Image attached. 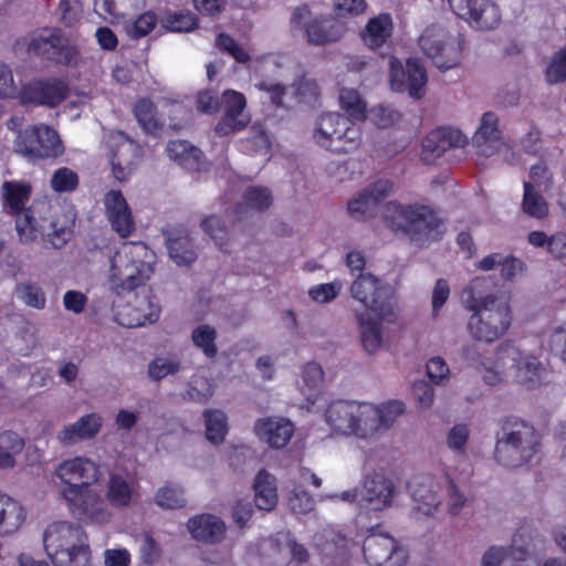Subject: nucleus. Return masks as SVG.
Instances as JSON below:
<instances>
[{
  "instance_id": "f03ea898",
  "label": "nucleus",
  "mask_w": 566,
  "mask_h": 566,
  "mask_svg": "<svg viewBox=\"0 0 566 566\" xmlns=\"http://www.w3.org/2000/svg\"><path fill=\"white\" fill-rule=\"evenodd\" d=\"M461 355L489 386L501 385L510 378L526 389H535L544 382L545 366L527 340H503L490 356H481L475 344H465Z\"/></svg>"
},
{
  "instance_id": "de8ad7c7",
  "label": "nucleus",
  "mask_w": 566,
  "mask_h": 566,
  "mask_svg": "<svg viewBox=\"0 0 566 566\" xmlns=\"http://www.w3.org/2000/svg\"><path fill=\"white\" fill-rule=\"evenodd\" d=\"M63 48L62 39L55 31H44L32 39L30 50L35 53L46 56L48 59L61 61L59 56Z\"/></svg>"
},
{
  "instance_id": "f704fd0d",
  "label": "nucleus",
  "mask_w": 566,
  "mask_h": 566,
  "mask_svg": "<svg viewBox=\"0 0 566 566\" xmlns=\"http://www.w3.org/2000/svg\"><path fill=\"white\" fill-rule=\"evenodd\" d=\"M392 32L394 21L391 15L389 13H379L367 21L360 35L367 48L377 50L389 41Z\"/></svg>"
},
{
  "instance_id": "603ef678",
  "label": "nucleus",
  "mask_w": 566,
  "mask_h": 566,
  "mask_svg": "<svg viewBox=\"0 0 566 566\" xmlns=\"http://www.w3.org/2000/svg\"><path fill=\"white\" fill-rule=\"evenodd\" d=\"M155 503L165 510H176L186 505L184 489L175 483H167L155 494Z\"/></svg>"
},
{
  "instance_id": "aec40b11",
  "label": "nucleus",
  "mask_w": 566,
  "mask_h": 566,
  "mask_svg": "<svg viewBox=\"0 0 566 566\" xmlns=\"http://www.w3.org/2000/svg\"><path fill=\"white\" fill-rule=\"evenodd\" d=\"M451 10L471 27L479 30L495 29L501 22V12L492 0H447Z\"/></svg>"
},
{
  "instance_id": "c756f323",
  "label": "nucleus",
  "mask_w": 566,
  "mask_h": 566,
  "mask_svg": "<svg viewBox=\"0 0 566 566\" xmlns=\"http://www.w3.org/2000/svg\"><path fill=\"white\" fill-rule=\"evenodd\" d=\"M106 217L112 228L123 238L128 237L135 229L132 210L119 190L111 189L103 198Z\"/></svg>"
},
{
  "instance_id": "39448f33",
  "label": "nucleus",
  "mask_w": 566,
  "mask_h": 566,
  "mask_svg": "<svg viewBox=\"0 0 566 566\" xmlns=\"http://www.w3.org/2000/svg\"><path fill=\"white\" fill-rule=\"evenodd\" d=\"M43 548L53 566H91L86 532L70 521L50 523L42 534Z\"/></svg>"
},
{
  "instance_id": "a878e982",
  "label": "nucleus",
  "mask_w": 566,
  "mask_h": 566,
  "mask_svg": "<svg viewBox=\"0 0 566 566\" xmlns=\"http://www.w3.org/2000/svg\"><path fill=\"white\" fill-rule=\"evenodd\" d=\"M66 96V86L60 80L32 81L19 93L21 104L55 106Z\"/></svg>"
},
{
  "instance_id": "2eb2a0df",
  "label": "nucleus",
  "mask_w": 566,
  "mask_h": 566,
  "mask_svg": "<svg viewBox=\"0 0 566 566\" xmlns=\"http://www.w3.org/2000/svg\"><path fill=\"white\" fill-rule=\"evenodd\" d=\"M160 307L155 297L126 292L113 302L114 319L124 327H139L158 319Z\"/></svg>"
},
{
  "instance_id": "72a5a7b5",
  "label": "nucleus",
  "mask_w": 566,
  "mask_h": 566,
  "mask_svg": "<svg viewBox=\"0 0 566 566\" xmlns=\"http://www.w3.org/2000/svg\"><path fill=\"white\" fill-rule=\"evenodd\" d=\"M358 324L360 342L364 349L368 354L378 353L384 345V329L381 321L378 316L374 317L371 314L359 311L355 313Z\"/></svg>"
},
{
  "instance_id": "bf43d9fd",
  "label": "nucleus",
  "mask_w": 566,
  "mask_h": 566,
  "mask_svg": "<svg viewBox=\"0 0 566 566\" xmlns=\"http://www.w3.org/2000/svg\"><path fill=\"white\" fill-rule=\"evenodd\" d=\"M158 19L153 11L138 15L135 20L125 25L126 34L132 39H139L148 35L156 27Z\"/></svg>"
},
{
  "instance_id": "3c124183",
  "label": "nucleus",
  "mask_w": 566,
  "mask_h": 566,
  "mask_svg": "<svg viewBox=\"0 0 566 566\" xmlns=\"http://www.w3.org/2000/svg\"><path fill=\"white\" fill-rule=\"evenodd\" d=\"M161 25L169 32H190L198 27V18L190 11H170L160 20Z\"/></svg>"
},
{
  "instance_id": "774afa93",
  "label": "nucleus",
  "mask_w": 566,
  "mask_h": 566,
  "mask_svg": "<svg viewBox=\"0 0 566 566\" xmlns=\"http://www.w3.org/2000/svg\"><path fill=\"white\" fill-rule=\"evenodd\" d=\"M547 342L549 349L566 363V321L551 331Z\"/></svg>"
},
{
  "instance_id": "5701e85b",
  "label": "nucleus",
  "mask_w": 566,
  "mask_h": 566,
  "mask_svg": "<svg viewBox=\"0 0 566 566\" xmlns=\"http://www.w3.org/2000/svg\"><path fill=\"white\" fill-rule=\"evenodd\" d=\"M396 489L392 480L382 471H374L365 475L360 488V500L364 506L381 511L392 505Z\"/></svg>"
},
{
  "instance_id": "4d7b16f0",
  "label": "nucleus",
  "mask_w": 566,
  "mask_h": 566,
  "mask_svg": "<svg viewBox=\"0 0 566 566\" xmlns=\"http://www.w3.org/2000/svg\"><path fill=\"white\" fill-rule=\"evenodd\" d=\"M181 369V363L172 356H161L153 359L148 365V377L155 381L175 375Z\"/></svg>"
},
{
  "instance_id": "393cba45",
  "label": "nucleus",
  "mask_w": 566,
  "mask_h": 566,
  "mask_svg": "<svg viewBox=\"0 0 566 566\" xmlns=\"http://www.w3.org/2000/svg\"><path fill=\"white\" fill-rule=\"evenodd\" d=\"M294 423L281 416L259 418L253 426L256 438L271 449L285 448L294 436Z\"/></svg>"
},
{
  "instance_id": "5fc2aeb1",
  "label": "nucleus",
  "mask_w": 566,
  "mask_h": 566,
  "mask_svg": "<svg viewBox=\"0 0 566 566\" xmlns=\"http://www.w3.org/2000/svg\"><path fill=\"white\" fill-rule=\"evenodd\" d=\"M542 192L537 188H531V185H524L522 209L527 216L542 219L547 214L548 206Z\"/></svg>"
},
{
  "instance_id": "9d476101",
  "label": "nucleus",
  "mask_w": 566,
  "mask_h": 566,
  "mask_svg": "<svg viewBox=\"0 0 566 566\" xmlns=\"http://www.w3.org/2000/svg\"><path fill=\"white\" fill-rule=\"evenodd\" d=\"M294 38H303L311 45L326 46L342 40L347 27L329 15L314 14L307 6L295 8L290 18Z\"/></svg>"
},
{
  "instance_id": "052dcab7",
  "label": "nucleus",
  "mask_w": 566,
  "mask_h": 566,
  "mask_svg": "<svg viewBox=\"0 0 566 566\" xmlns=\"http://www.w3.org/2000/svg\"><path fill=\"white\" fill-rule=\"evenodd\" d=\"M470 427L467 423H455L446 437L448 448L457 454H464L470 439Z\"/></svg>"
},
{
  "instance_id": "1a4fd4ad",
  "label": "nucleus",
  "mask_w": 566,
  "mask_h": 566,
  "mask_svg": "<svg viewBox=\"0 0 566 566\" xmlns=\"http://www.w3.org/2000/svg\"><path fill=\"white\" fill-rule=\"evenodd\" d=\"M539 447V437L530 423L510 420L497 439L495 447L496 461L507 468H518L530 462Z\"/></svg>"
},
{
  "instance_id": "c85d7f7f",
  "label": "nucleus",
  "mask_w": 566,
  "mask_h": 566,
  "mask_svg": "<svg viewBox=\"0 0 566 566\" xmlns=\"http://www.w3.org/2000/svg\"><path fill=\"white\" fill-rule=\"evenodd\" d=\"M472 143L483 157H491L506 147L499 127V117L494 113L488 112L482 115Z\"/></svg>"
},
{
  "instance_id": "680f3d73",
  "label": "nucleus",
  "mask_w": 566,
  "mask_h": 566,
  "mask_svg": "<svg viewBox=\"0 0 566 566\" xmlns=\"http://www.w3.org/2000/svg\"><path fill=\"white\" fill-rule=\"evenodd\" d=\"M250 115H235L224 112L214 127L218 136H229L244 129L250 123Z\"/></svg>"
},
{
  "instance_id": "6e6552de",
  "label": "nucleus",
  "mask_w": 566,
  "mask_h": 566,
  "mask_svg": "<svg viewBox=\"0 0 566 566\" xmlns=\"http://www.w3.org/2000/svg\"><path fill=\"white\" fill-rule=\"evenodd\" d=\"M315 143L337 154H349L363 145L361 125L338 112L322 114L313 130Z\"/></svg>"
},
{
  "instance_id": "6e6d98bb",
  "label": "nucleus",
  "mask_w": 566,
  "mask_h": 566,
  "mask_svg": "<svg viewBox=\"0 0 566 566\" xmlns=\"http://www.w3.org/2000/svg\"><path fill=\"white\" fill-rule=\"evenodd\" d=\"M135 116L142 128L147 133H156L163 124L156 114L153 102L147 98H142L136 103Z\"/></svg>"
},
{
  "instance_id": "473e14b6",
  "label": "nucleus",
  "mask_w": 566,
  "mask_h": 566,
  "mask_svg": "<svg viewBox=\"0 0 566 566\" xmlns=\"http://www.w3.org/2000/svg\"><path fill=\"white\" fill-rule=\"evenodd\" d=\"M187 528L193 539L216 544L226 535L224 522L212 514H199L188 520Z\"/></svg>"
},
{
  "instance_id": "79ce46f5",
  "label": "nucleus",
  "mask_w": 566,
  "mask_h": 566,
  "mask_svg": "<svg viewBox=\"0 0 566 566\" xmlns=\"http://www.w3.org/2000/svg\"><path fill=\"white\" fill-rule=\"evenodd\" d=\"M203 419L207 440L213 444L222 443L229 431L226 412L220 409H206Z\"/></svg>"
},
{
  "instance_id": "a18cd8bd",
  "label": "nucleus",
  "mask_w": 566,
  "mask_h": 566,
  "mask_svg": "<svg viewBox=\"0 0 566 566\" xmlns=\"http://www.w3.org/2000/svg\"><path fill=\"white\" fill-rule=\"evenodd\" d=\"M23 438L13 431L0 434V469H12L17 464L15 457L23 450Z\"/></svg>"
},
{
  "instance_id": "a211bd4d",
  "label": "nucleus",
  "mask_w": 566,
  "mask_h": 566,
  "mask_svg": "<svg viewBox=\"0 0 566 566\" xmlns=\"http://www.w3.org/2000/svg\"><path fill=\"white\" fill-rule=\"evenodd\" d=\"M18 153L30 158H50L63 154L64 148L57 133L43 124L34 125L15 139Z\"/></svg>"
},
{
  "instance_id": "864d4df0",
  "label": "nucleus",
  "mask_w": 566,
  "mask_h": 566,
  "mask_svg": "<svg viewBox=\"0 0 566 566\" xmlns=\"http://www.w3.org/2000/svg\"><path fill=\"white\" fill-rule=\"evenodd\" d=\"M201 228L220 250L228 251L231 237L228 228L224 224V221L221 218L216 216L207 217L201 221Z\"/></svg>"
},
{
  "instance_id": "f257e3e1",
  "label": "nucleus",
  "mask_w": 566,
  "mask_h": 566,
  "mask_svg": "<svg viewBox=\"0 0 566 566\" xmlns=\"http://www.w3.org/2000/svg\"><path fill=\"white\" fill-rule=\"evenodd\" d=\"M1 195L6 208L17 213L15 230L20 243L42 241L61 249L71 240L75 221L73 209L46 200L36 201L24 209L31 187L23 181H4Z\"/></svg>"
},
{
  "instance_id": "c9c22d12",
  "label": "nucleus",
  "mask_w": 566,
  "mask_h": 566,
  "mask_svg": "<svg viewBox=\"0 0 566 566\" xmlns=\"http://www.w3.org/2000/svg\"><path fill=\"white\" fill-rule=\"evenodd\" d=\"M254 503L259 510L271 511L279 501L276 478L266 469L258 471L253 479Z\"/></svg>"
},
{
  "instance_id": "8fccbe9b",
  "label": "nucleus",
  "mask_w": 566,
  "mask_h": 566,
  "mask_svg": "<svg viewBox=\"0 0 566 566\" xmlns=\"http://www.w3.org/2000/svg\"><path fill=\"white\" fill-rule=\"evenodd\" d=\"M217 329L208 324H200L192 329L191 342L193 346L201 350L207 358H214L218 353Z\"/></svg>"
},
{
  "instance_id": "58836bf2",
  "label": "nucleus",
  "mask_w": 566,
  "mask_h": 566,
  "mask_svg": "<svg viewBox=\"0 0 566 566\" xmlns=\"http://www.w3.org/2000/svg\"><path fill=\"white\" fill-rule=\"evenodd\" d=\"M214 381L202 371H196L181 394L186 400L206 403L214 394Z\"/></svg>"
},
{
  "instance_id": "ea45409f",
  "label": "nucleus",
  "mask_w": 566,
  "mask_h": 566,
  "mask_svg": "<svg viewBox=\"0 0 566 566\" xmlns=\"http://www.w3.org/2000/svg\"><path fill=\"white\" fill-rule=\"evenodd\" d=\"M539 542L541 538L536 531L530 527H522L512 537V543L509 547L510 556L515 562L526 560Z\"/></svg>"
},
{
  "instance_id": "37998d69",
  "label": "nucleus",
  "mask_w": 566,
  "mask_h": 566,
  "mask_svg": "<svg viewBox=\"0 0 566 566\" xmlns=\"http://www.w3.org/2000/svg\"><path fill=\"white\" fill-rule=\"evenodd\" d=\"M13 294L17 300L28 307L44 310L46 306L45 292L40 284L33 281L25 280L17 283Z\"/></svg>"
},
{
  "instance_id": "0eeeda50",
  "label": "nucleus",
  "mask_w": 566,
  "mask_h": 566,
  "mask_svg": "<svg viewBox=\"0 0 566 566\" xmlns=\"http://www.w3.org/2000/svg\"><path fill=\"white\" fill-rule=\"evenodd\" d=\"M154 252L143 242L124 243L112 258L108 273L116 295L133 292L148 281L154 272Z\"/></svg>"
},
{
  "instance_id": "0e129e2a",
  "label": "nucleus",
  "mask_w": 566,
  "mask_h": 566,
  "mask_svg": "<svg viewBox=\"0 0 566 566\" xmlns=\"http://www.w3.org/2000/svg\"><path fill=\"white\" fill-rule=\"evenodd\" d=\"M50 184L52 189L56 192H70L77 187L78 176L74 170L62 167L54 171Z\"/></svg>"
},
{
  "instance_id": "f8f14e48",
  "label": "nucleus",
  "mask_w": 566,
  "mask_h": 566,
  "mask_svg": "<svg viewBox=\"0 0 566 566\" xmlns=\"http://www.w3.org/2000/svg\"><path fill=\"white\" fill-rule=\"evenodd\" d=\"M350 296L380 319H396V294L392 286L370 273H360L349 286Z\"/></svg>"
},
{
  "instance_id": "20e7f679",
  "label": "nucleus",
  "mask_w": 566,
  "mask_h": 566,
  "mask_svg": "<svg viewBox=\"0 0 566 566\" xmlns=\"http://www.w3.org/2000/svg\"><path fill=\"white\" fill-rule=\"evenodd\" d=\"M250 70L258 75L273 73L276 80L264 78L255 84L259 91L265 92L273 104L283 105V97L286 94V86L293 90L297 102L312 103L318 96V85L303 74L302 66L292 57L280 54H264L256 56Z\"/></svg>"
},
{
  "instance_id": "cd10ccee",
  "label": "nucleus",
  "mask_w": 566,
  "mask_h": 566,
  "mask_svg": "<svg viewBox=\"0 0 566 566\" xmlns=\"http://www.w3.org/2000/svg\"><path fill=\"white\" fill-rule=\"evenodd\" d=\"M467 145L468 138L461 130L451 127L437 128L423 138L421 158L431 163L448 149L463 148Z\"/></svg>"
},
{
  "instance_id": "2f4dec72",
  "label": "nucleus",
  "mask_w": 566,
  "mask_h": 566,
  "mask_svg": "<svg viewBox=\"0 0 566 566\" xmlns=\"http://www.w3.org/2000/svg\"><path fill=\"white\" fill-rule=\"evenodd\" d=\"M27 520V509L18 499L0 490V536L15 534Z\"/></svg>"
},
{
  "instance_id": "dca6fc26",
  "label": "nucleus",
  "mask_w": 566,
  "mask_h": 566,
  "mask_svg": "<svg viewBox=\"0 0 566 566\" xmlns=\"http://www.w3.org/2000/svg\"><path fill=\"white\" fill-rule=\"evenodd\" d=\"M71 514L85 524L104 525L109 522L112 512L99 492L91 486L69 489L62 496Z\"/></svg>"
},
{
  "instance_id": "c03bdc74",
  "label": "nucleus",
  "mask_w": 566,
  "mask_h": 566,
  "mask_svg": "<svg viewBox=\"0 0 566 566\" xmlns=\"http://www.w3.org/2000/svg\"><path fill=\"white\" fill-rule=\"evenodd\" d=\"M168 251L177 265H189L197 259L192 238L189 234L168 238Z\"/></svg>"
},
{
  "instance_id": "4c0bfd02",
  "label": "nucleus",
  "mask_w": 566,
  "mask_h": 566,
  "mask_svg": "<svg viewBox=\"0 0 566 566\" xmlns=\"http://www.w3.org/2000/svg\"><path fill=\"white\" fill-rule=\"evenodd\" d=\"M338 103L346 117L356 122L367 119V102L356 88H339Z\"/></svg>"
},
{
  "instance_id": "09e8293b",
  "label": "nucleus",
  "mask_w": 566,
  "mask_h": 566,
  "mask_svg": "<svg viewBox=\"0 0 566 566\" xmlns=\"http://www.w3.org/2000/svg\"><path fill=\"white\" fill-rule=\"evenodd\" d=\"M324 379V373L322 367L317 363H307L302 370L303 384L314 390L313 394L306 397V408L308 411H314L315 405L321 399V394L316 389L321 386Z\"/></svg>"
},
{
  "instance_id": "b1692460",
  "label": "nucleus",
  "mask_w": 566,
  "mask_h": 566,
  "mask_svg": "<svg viewBox=\"0 0 566 566\" xmlns=\"http://www.w3.org/2000/svg\"><path fill=\"white\" fill-rule=\"evenodd\" d=\"M104 418L99 412H88L65 423L56 432V441L65 448L95 439L102 431Z\"/></svg>"
},
{
  "instance_id": "a19ab883",
  "label": "nucleus",
  "mask_w": 566,
  "mask_h": 566,
  "mask_svg": "<svg viewBox=\"0 0 566 566\" xmlns=\"http://www.w3.org/2000/svg\"><path fill=\"white\" fill-rule=\"evenodd\" d=\"M135 494V488L132 482L123 475L113 473L109 475L107 484V500L115 507L128 506Z\"/></svg>"
},
{
  "instance_id": "49530a36",
  "label": "nucleus",
  "mask_w": 566,
  "mask_h": 566,
  "mask_svg": "<svg viewBox=\"0 0 566 566\" xmlns=\"http://www.w3.org/2000/svg\"><path fill=\"white\" fill-rule=\"evenodd\" d=\"M167 154L170 159L179 163L187 169L198 167L201 151L186 140H172L167 145Z\"/></svg>"
},
{
  "instance_id": "4468645a",
  "label": "nucleus",
  "mask_w": 566,
  "mask_h": 566,
  "mask_svg": "<svg viewBox=\"0 0 566 566\" xmlns=\"http://www.w3.org/2000/svg\"><path fill=\"white\" fill-rule=\"evenodd\" d=\"M105 155L114 178L124 182L137 169L142 159V149L123 132L114 130L105 136Z\"/></svg>"
},
{
  "instance_id": "7c9ffc66",
  "label": "nucleus",
  "mask_w": 566,
  "mask_h": 566,
  "mask_svg": "<svg viewBox=\"0 0 566 566\" xmlns=\"http://www.w3.org/2000/svg\"><path fill=\"white\" fill-rule=\"evenodd\" d=\"M370 416L368 419L369 440L377 438L381 432L389 430L406 411L400 400H388L381 403L367 401Z\"/></svg>"
},
{
  "instance_id": "4be33fe9",
  "label": "nucleus",
  "mask_w": 566,
  "mask_h": 566,
  "mask_svg": "<svg viewBox=\"0 0 566 566\" xmlns=\"http://www.w3.org/2000/svg\"><path fill=\"white\" fill-rule=\"evenodd\" d=\"M417 518L434 515L442 503L440 483L429 474L416 476L409 484Z\"/></svg>"
},
{
  "instance_id": "9b49d317",
  "label": "nucleus",
  "mask_w": 566,
  "mask_h": 566,
  "mask_svg": "<svg viewBox=\"0 0 566 566\" xmlns=\"http://www.w3.org/2000/svg\"><path fill=\"white\" fill-rule=\"evenodd\" d=\"M367 401L334 400L324 409V422L332 437L369 440Z\"/></svg>"
},
{
  "instance_id": "412c9836",
  "label": "nucleus",
  "mask_w": 566,
  "mask_h": 566,
  "mask_svg": "<svg viewBox=\"0 0 566 566\" xmlns=\"http://www.w3.org/2000/svg\"><path fill=\"white\" fill-rule=\"evenodd\" d=\"M363 552L368 564L375 566H403L407 553L388 534L373 532L364 542Z\"/></svg>"
},
{
  "instance_id": "7ed1b4c3",
  "label": "nucleus",
  "mask_w": 566,
  "mask_h": 566,
  "mask_svg": "<svg viewBox=\"0 0 566 566\" xmlns=\"http://www.w3.org/2000/svg\"><path fill=\"white\" fill-rule=\"evenodd\" d=\"M488 280L473 279L461 293V302L471 315L467 328L478 342L491 344L502 338L513 323L512 296L504 291L486 292Z\"/></svg>"
},
{
  "instance_id": "e433bc0d",
  "label": "nucleus",
  "mask_w": 566,
  "mask_h": 566,
  "mask_svg": "<svg viewBox=\"0 0 566 566\" xmlns=\"http://www.w3.org/2000/svg\"><path fill=\"white\" fill-rule=\"evenodd\" d=\"M272 203V196L268 188L251 187L243 198V203L239 205L235 210L237 220H243L255 212L268 209Z\"/></svg>"
},
{
  "instance_id": "423d86ee",
  "label": "nucleus",
  "mask_w": 566,
  "mask_h": 566,
  "mask_svg": "<svg viewBox=\"0 0 566 566\" xmlns=\"http://www.w3.org/2000/svg\"><path fill=\"white\" fill-rule=\"evenodd\" d=\"M382 216L391 230L403 232L420 245L438 240L443 233L441 218L427 205L390 201L385 205Z\"/></svg>"
},
{
  "instance_id": "bb28decb",
  "label": "nucleus",
  "mask_w": 566,
  "mask_h": 566,
  "mask_svg": "<svg viewBox=\"0 0 566 566\" xmlns=\"http://www.w3.org/2000/svg\"><path fill=\"white\" fill-rule=\"evenodd\" d=\"M394 190V184L380 179L357 192L347 203V211L352 218L363 220L371 216L378 203Z\"/></svg>"
},
{
  "instance_id": "ddd939ff",
  "label": "nucleus",
  "mask_w": 566,
  "mask_h": 566,
  "mask_svg": "<svg viewBox=\"0 0 566 566\" xmlns=\"http://www.w3.org/2000/svg\"><path fill=\"white\" fill-rule=\"evenodd\" d=\"M419 48L433 64L443 71L457 67L461 62L462 44L442 25L433 24L426 28L418 40Z\"/></svg>"
},
{
  "instance_id": "69168bd1",
  "label": "nucleus",
  "mask_w": 566,
  "mask_h": 566,
  "mask_svg": "<svg viewBox=\"0 0 566 566\" xmlns=\"http://www.w3.org/2000/svg\"><path fill=\"white\" fill-rule=\"evenodd\" d=\"M314 505L313 496L304 491L301 485H295L289 497L291 511L297 515L307 514L314 509Z\"/></svg>"
},
{
  "instance_id": "6ab92c4d",
  "label": "nucleus",
  "mask_w": 566,
  "mask_h": 566,
  "mask_svg": "<svg viewBox=\"0 0 566 566\" xmlns=\"http://www.w3.org/2000/svg\"><path fill=\"white\" fill-rule=\"evenodd\" d=\"M428 77L423 65L417 59L403 64L398 57H389V84L395 92H408L413 98H421Z\"/></svg>"
},
{
  "instance_id": "f3484780",
  "label": "nucleus",
  "mask_w": 566,
  "mask_h": 566,
  "mask_svg": "<svg viewBox=\"0 0 566 566\" xmlns=\"http://www.w3.org/2000/svg\"><path fill=\"white\" fill-rule=\"evenodd\" d=\"M54 475L60 480V496H65L69 489H84L98 482L102 478L101 465L86 455H75L61 461Z\"/></svg>"
},
{
  "instance_id": "338daca9",
  "label": "nucleus",
  "mask_w": 566,
  "mask_h": 566,
  "mask_svg": "<svg viewBox=\"0 0 566 566\" xmlns=\"http://www.w3.org/2000/svg\"><path fill=\"white\" fill-rule=\"evenodd\" d=\"M546 80L551 84L566 80V48L556 52L546 70Z\"/></svg>"
},
{
  "instance_id": "e2e57ef3",
  "label": "nucleus",
  "mask_w": 566,
  "mask_h": 566,
  "mask_svg": "<svg viewBox=\"0 0 566 566\" xmlns=\"http://www.w3.org/2000/svg\"><path fill=\"white\" fill-rule=\"evenodd\" d=\"M216 46L227 52L238 63H248L251 60L248 51L229 34L220 33L216 39Z\"/></svg>"
},
{
  "instance_id": "13d9d810",
  "label": "nucleus",
  "mask_w": 566,
  "mask_h": 566,
  "mask_svg": "<svg viewBox=\"0 0 566 566\" xmlns=\"http://www.w3.org/2000/svg\"><path fill=\"white\" fill-rule=\"evenodd\" d=\"M343 290V282L334 280L328 283H319L308 289L307 295L316 304H327L334 301Z\"/></svg>"
}]
</instances>
